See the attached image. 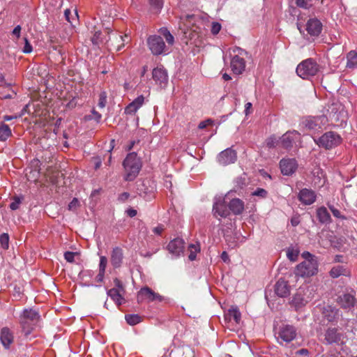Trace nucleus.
Segmentation results:
<instances>
[{
  "instance_id": "obj_1",
  "label": "nucleus",
  "mask_w": 357,
  "mask_h": 357,
  "mask_svg": "<svg viewBox=\"0 0 357 357\" xmlns=\"http://www.w3.org/2000/svg\"><path fill=\"white\" fill-rule=\"evenodd\" d=\"M160 36L153 35L147 38L148 47L153 55L158 56L169 52V46L174 43V38L169 31L165 28H160Z\"/></svg>"
},
{
  "instance_id": "obj_2",
  "label": "nucleus",
  "mask_w": 357,
  "mask_h": 357,
  "mask_svg": "<svg viewBox=\"0 0 357 357\" xmlns=\"http://www.w3.org/2000/svg\"><path fill=\"white\" fill-rule=\"evenodd\" d=\"M123 166L125 169V180L133 181L139 174L142 168V163L135 152L130 153L127 155L123 162Z\"/></svg>"
},
{
  "instance_id": "obj_3",
  "label": "nucleus",
  "mask_w": 357,
  "mask_h": 357,
  "mask_svg": "<svg viewBox=\"0 0 357 357\" xmlns=\"http://www.w3.org/2000/svg\"><path fill=\"white\" fill-rule=\"evenodd\" d=\"M40 319V316L36 310L31 308L23 310L20 316V324L26 336L31 333Z\"/></svg>"
},
{
  "instance_id": "obj_4",
  "label": "nucleus",
  "mask_w": 357,
  "mask_h": 357,
  "mask_svg": "<svg viewBox=\"0 0 357 357\" xmlns=\"http://www.w3.org/2000/svg\"><path fill=\"white\" fill-rule=\"evenodd\" d=\"M248 52L240 48L234 47L231 54L230 68L232 72L236 75H241L245 69V59Z\"/></svg>"
},
{
  "instance_id": "obj_5",
  "label": "nucleus",
  "mask_w": 357,
  "mask_h": 357,
  "mask_svg": "<svg viewBox=\"0 0 357 357\" xmlns=\"http://www.w3.org/2000/svg\"><path fill=\"white\" fill-rule=\"evenodd\" d=\"M319 71V64L312 58L301 62L296 68L297 75L303 79H309Z\"/></svg>"
},
{
  "instance_id": "obj_6",
  "label": "nucleus",
  "mask_w": 357,
  "mask_h": 357,
  "mask_svg": "<svg viewBox=\"0 0 357 357\" xmlns=\"http://www.w3.org/2000/svg\"><path fill=\"white\" fill-rule=\"evenodd\" d=\"M314 141L319 147L330 150L342 143V137L333 131H328L323 134L320 137L314 138Z\"/></svg>"
},
{
  "instance_id": "obj_7",
  "label": "nucleus",
  "mask_w": 357,
  "mask_h": 357,
  "mask_svg": "<svg viewBox=\"0 0 357 357\" xmlns=\"http://www.w3.org/2000/svg\"><path fill=\"white\" fill-rule=\"evenodd\" d=\"M318 262L317 259L304 260L296 266L295 274L301 277H310L317 274Z\"/></svg>"
},
{
  "instance_id": "obj_8",
  "label": "nucleus",
  "mask_w": 357,
  "mask_h": 357,
  "mask_svg": "<svg viewBox=\"0 0 357 357\" xmlns=\"http://www.w3.org/2000/svg\"><path fill=\"white\" fill-rule=\"evenodd\" d=\"M328 121L327 116L322 114L316 116H307L303 120L302 123L310 130L318 131L325 127Z\"/></svg>"
},
{
  "instance_id": "obj_9",
  "label": "nucleus",
  "mask_w": 357,
  "mask_h": 357,
  "mask_svg": "<svg viewBox=\"0 0 357 357\" xmlns=\"http://www.w3.org/2000/svg\"><path fill=\"white\" fill-rule=\"evenodd\" d=\"M296 336L297 329L293 325L282 324L280 326L278 332V340L280 344L283 342H291L296 339Z\"/></svg>"
},
{
  "instance_id": "obj_10",
  "label": "nucleus",
  "mask_w": 357,
  "mask_h": 357,
  "mask_svg": "<svg viewBox=\"0 0 357 357\" xmlns=\"http://www.w3.org/2000/svg\"><path fill=\"white\" fill-rule=\"evenodd\" d=\"M336 301L342 309L350 311L356 303V291L344 292L337 296Z\"/></svg>"
},
{
  "instance_id": "obj_11",
  "label": "nucleus",
  "mask_w": 357,
  "mask_h": 357,
  "mask_svg": "<svg viewBox=\"0 0 357 357\" xmlns=\"http://www.w3.org/2000/svg\"><path fill=\"white\" fill-rule=\"evenodd\" d=\"M163 300V296L158 293H155L148 287L142 288L137 293L138 303H142L144 301L153 302L155 301L162 302Z\"/></svg>"
},
{
  "instance_id": "obj_12",
  "label": "nucleus",
  "mask_w": 357,
  "mask_h": 357,
  "mask_svg": "<svg viewBox=\"0 0 357 357\" xmlns=\"http://www.w3.org/2000/svg\"><path fill=\"white\" fill-rule=\"evenodd\" d=\"M109 38L107 40V47L113 49L117 52L121 50L124 47L126 39L128 38V36L125 35L123 36L117 32H111L109 33Z\"/></svg>"
},
{
  "instance_id": "obj_13",
  "label": "nucleus",
  "mask_w": 357,
  "mask_h": 357,
  "mask_svg": "<svg viewBox=\"0 0 357 357\" xmlns=\"http://www.w3.org/2000/svg\"><path fill=\"white\" fill-rule=\"evenodd\" d=\"M213 213L215 217L220 216L221 218H227L230 215L228 205L224 198L219 197L215 198L213 205Z\"/></svg>"
},
{
  "instance_id": "obj_14",
  "label": "nucleus",
  "mask_w": 357,
  "mask_h": 357,
  "mask_svg": "<svg viewBox=\"0 0 357 357\" xmlns=\"http://www.w3.org/2000/svg\"><path fill=\"white\" fill-rule=\"evenodd\" d=\"M236 153L231 148L222 151L218 156V162L222 165H228L236 160Z\"/></svg>"
},
{
  "instance_id": "obj_15",
  "label": "nucleus",
  "mask_w": 357,
  "mask_h": 357,
  "mask_svg": "<svg viewBox=\"0 0 357 357\" xmlns=\"http://www.w3.org/2000/svg\"><path fill=\"white\" fill-rule=\"evenodd\" d=\"M308 303L307 298L305 296L304 290L299 288L296 293L293 296L290 305L295 310L298 311Z\"/></svg>"
},
{
  "instance_id": "obj_16",
  "label": "nucleus",
  "mask_w": 357,
  "mask_h": 357,
  "mask_svg": "<svg viewBox=\"0 0 357 357\" xmlns=\"http://www.w3.org/2000/svg\"><path fill=\"white\" fill-rule=\"evenodd\" d=\"M152 77L156 84L165 87L168 82V75L163 67H157L153 70Z\"/></svg>"
},
{
  "instance_id": "obj_17",
  "label": "nucleus",
  "mask_w": 357,
  "mask_h": 357,
  "mask_svg": "<svg viewBox=\"0 0 357 357\" xmlns=\"http://www.w3.org/2000/svg\"><path fill=\"white\" fill-rule=\"evenodd\" d=\"M305 30L311 36H318L322 31V23L316 17L310 18L305 25Z\"/></svg>"
},
{
  "instance_id": "obj_18",
  "label": "nucleus",
  "mask_w": 357,
  "mask_h": 357,
  "mask_svg": "<svg viewBox=\"0 0 357 357\" xmlns=\"http://www.w3.org/2000/svg\"><path fill=\"white\" fill-rule=\"evenodd\" d=\"M280 167L284 175L290 176L296 172L298 164L294 158L282 159L280 162Z\"/></svg>"
},
{
  "instance_id": "obj_19",
  "label": "nucleus",
  "mask_w": 357,
  "mask_h": 357,
  "mask_svg": "<svg viewBox=\"0 0 357 357\" xmlns=\"http://www.w3.org/2000/svg\"><path fill=\"white\" fill-rule=\"evenodd\" d=\"M13 332L8 327H3L0 331V342L5 349H9L14 342Z\"/></svg>"
},
{
  "instance_id": "obj_20",
  "label": "nucleus",
  "mask_w": 357,
  "mask_h": 357,
  "mask_svg": "<svg viewBox=\"0 0 357 357\" xmlns=\"http://www.w3.org/2000/svg\"><path fill=\"white\" fill-rule=\"evenodd\" d=\"M317 195L315 192L311 189L303 188L298 195V200L304 205H311L315 201Z\"/></svg>"
},
{
  "instance_id": "obj_21",
  "label": "nucleus",
  "mask_w": 357,
  "mask_h": 357,
  "mask_svg": "<svg viewBox=\"0 0 357 357\" xmlns=\"http://www.w3.org/2000/svg\"><path fill=\"white\" fill-rule=\"evenodd\" d=\"M123 261V251L120 247L113 248L111 252L110 261L114 268H119L121 266Z\"/></svg>"
},
{
  "instance_id": "obj_22",
  "label": "nucleus",
  "mask_w": 357,
  "mask_h": 357,
  "mask_svg": "<svg viewBox=\"0 0 357 357\" xmlns=\"http://www.w3.org/2000/svg\"><path fill=\"white\" fill-rule=\"evenodd\" d=\"M167 248L172 255L179 256L183 252L184 241L180 238H174L168 243Z\"/></svg>"
},
{
  "instance_id": "obj_23",
  "label": "nucleus",
  "mask_w": 357,
  "mask_h": 357,
  "mask_svg": "<svg viewBox=\"0 0 357 357\" xmlns=\"http://www.w3.org/2000/svg\"><path fill=\"white\" fill-rule=\"evenodd\" d=\"M322 317L328 322L337 320L339 316V310L331 305H326L322 308Z\"/></svg>"
},
{
  "instance_id": "obj_24",
  "label": "nucleus",
  "mask_w": 357,
  "mask_h": 357,
  "mask_svg": "<svg viewBox=\"0 0 357 357\" xmlns=\"http://www.w3.org/2000/svg\"><path fill=\"white\" fill-rule=\"evenodd\" d=\"M228 208L234 215H241L245 208L244 202L238 198L232 199L228 204Z\"/></svg>"
},
{
  "instance_id": "obj_25",
  "label": "nucleus",
  "mask_w": 357,
  "mask_h": 357,
  "mask_svg": "<svg viewBox=\"0 0 357 357\" xmlns=\"http://www.w3.org/2000/svg\"><path fill=\"white\" fill-rule=\"evenodd\" d=\"M275 292L281 298L288 296L290 294V287L288 282L284 280H279L275 285Z\"/></svg>"
},
{
  "instance_id": "obj_26",
  "label": "nucleus",
  "mask_w": 357,
  "mask_h": 357,
  "mask_svg": "<svg viewBox=\"0 0 357 357\" xmlns=\"http://www.w3.org/2000/svg\"><path fill=\"white\" fill-rule=\"evenodd\" d=\"M299 135L296 131L287 132L280 139L281 146L284 149L292 147L296 137Z\"/></svg>"
},
{
  "instance_id": "obj_27",
  "label": "nucleus",
  "mask_w": 357,
  "mask_h": 357,
  "mask_svg": "<svg viewBox=\"0 0 357 357\" xmlns=\"http://www.w3.org/2000/svg\"><path fill=\"white\" fill-rule=\"evenodd\" d=\"M341 339V335L337 333L336 328H328L325 333L324 340L326 344H332L338 342Z\"/></svg>"
},
{
  "instance_id": "obj_28",
  "label": "nucleus",
  "mask_w": 357,
  "mask_h": 357,
  "mask_svg": "<svg viewBox=\"0 0 357 357\" xmlns=\"http://www.w3.org/2000/svg\"><path fill=\"white\" fill-rule=\"evenodd\" d=\"M329 273L333 278H337L340 275L348 276L350 275L349 271L342 265L333 266Z\"/></svg>"
},
{
  "instance_id": "obj_29",
  "label": "nucleus",
  "mask_w": 357,
  "mask_h": 357,
  "mask_svg": "<svg viewBox=\"0 0 357 357\" xmlns=\"http://www.w3.org/2000/svg\"><path fill=\"white\" fill-rule=\"evenodd\" d=\"M225 318L229 321L234 320L236 324H239L241 314L236 306H231L225 314Z\"/></svg>"
},
{
  "instance_id": "obj_30",
  "label": "nucleus",
  "mask_w": 357,
  "mask_h": 357,
  "mask_svg": "<svg viewBox=\"0 0 357 357\" xmlns=\"http://www.w3.org/2000/svg\"><path fill=\"white\" fill-rule=\"evenodd\" d=\"M123 292L116 288H112L107 291V295L116 303L117 305H121L123 301Z\"/></svg>"
},
{
  "instance_id": "obj_31",
  "label": "nucleus",
  "mask_w": 357,
  "mask_h": 357,
  "mask_svg": "<svg viewBox=\"0 0 357 357\" xmlns=\"http://www.w3.org/2000/svg\"><path fill=\"white\" fill-rule=\"evenodd\" d=\"M317 216L319 221L323 224L328 223L331 222L330 213L324 206H321L317 208Z\"/></svg>"
},
{
  "instance_id": "obj_32",
  "label": "nucleus",
  "mask_w": 357,
  "mask_h": 357,
  "mask_svg": "<svg viewBox=\"0 0 357 357\" xmlns=\"http://www.w3.org/2000/svg\"><path fill=\"white\" fill-rule=\"evenodd\" d=\"M347 68H357V52L356 51H350L347 55Z\"/></svg>"
},
{
  "instance_id": "obj_33",
  "label": "nucleus",
  "mask_w": 357,
  "mask_h": 357,
  "mask_svg": "<svg viewBox=\"0 0 357 357\" xmlns=\"http://www.w3.org/2000/svg\"><path fill=\"white\" fill-rule=\"evenodd\" d=\"M9 126L3 123L0 125V141H6L11 135Z\"/></svg>"
},
{
  "instance_id": "obj_34",
  "label": "nucleus",
  "mask_w": 357,
  "mask_h": 357,
  "mask_svg": "<svg viewBox=\"0 0 357 357\" xmlns=\"http://www.w3.org/2000/svg\"><path fill=\"white\" fill-rule=\"evenodd\" d=\"M125 319L130 326H135L142 321V317L138 314H126Z\"/></svg>"
},
{
  "instance_id": "obj_35",
  "label": "nucleus",
  "mask_w": 357,
  "mask_h": 357,
  "mask_svg": "<svg viewBox=\"0 0 357 357\" xmlns=\"http://www.w3.org/2000/svg\"><path fill=\"white\" fill-rule=\"evenodd\" d=\"M64 15L66 20L71 24H73V21L75 20V17L78 18L77 10H74V15H73L70 9H66L64 11Z\"/></svg>"
},
{
  "instance_id": "obj_36",
  "label": "nucleus",
  "mask_w": 357,
  "mask_h": 357,
  "mask_svg": "<svg viewBox=\"0 0 357 357\" xmlns=\"http://www.w3.org/2000/svg\"><path fill=\"white\" fill-rule=\"evenodd\" d=\"M190 255L188 258L190 261H193L196 259L197 252L199 251V245L190 244L189 245Z\"/></svg>"
},
{
  "instance_id": "obj_37",
  "label": "nucleus",
  "mask_w": 357,
  "mask_h": 357,
  "mask_svg": "<svg viewBox=\"0 0 357 357\" xmlns=\"http://www.w3.org/2000/svg\"><path fill=\"white\" fill-rule=\"evenodd\" d=\"M296 4L298 7L304 9H309L312 7V0H296Z\"/></svg>"
},
{
  "instance_id": "obj_38",
  "label": "nucleus",
  "mask_w": 357,
  "mask_h": 357,
  "mask_svg": "<svg viewBox=\"0 0 357 357\" xmlns=\"http://www.w3.org/2000/svg\"><path fill=\"white\" fill-rule=\"evenodd\" d=\"M0 243L1 247L6 250L9 245V236L8 234L3 233L0 236Z\"/></svg>"
},
{
  "instance_id": "obj_39",
  "label": "nucleus",
  "mask_w": 357,
  "mask_h": 357,
  "mask_svg": "<svg viewBox=\"0 0 357 357\" xmlns=\"http://www.w3.org/2000/svg\"><path fill=\"white\" fill-rule=\"evenodd\" d=\"M98 105L100 108H104L107 103V93L105 91H102L99 94Z\"/></svg>"
},
{
  "instance_id": "obj_40",
  "label": "nucleus",
  "mask_w": 357,
  "mask_h": 357,
  "mask_svg": "<svg viewBox=\"0 0 357 357\" xmlns=\"http://www.w3.org/2000/svg\"><path fill=\"white\" fill-rule=\"evenodd\" d=\"M144 102V97L143 95H140L130 103L134 104V106L136 107L139 109L143 105Z\"/></svg>"
},
{
  "instance_id": "obj_41",
  "label": "nucleus",
  "mask_w": 357,
  "mask_h": 357,
  "mask_svg": "<svg viewBox=\"0 0 357 357\" xmlns=\"http://www.w3.org/2000/svg\"><path fill=\"white\" fill-rule=\"evenodd\" d=\"M151 6L156 9L157 10H160L163 6V0H149Z\"/></svg>"
},
{
  "instance_id": "obj_42",
  "label": "nucleus",
  "mask_w": 357,
  "mask_h": 357,
  "mask_svg": "<svg viewBox=\"0 0 357 357\" xmlns=\"http://www.w3.org/2000/svg\"><path fill=\"white\" fill-rule=\"evenodd\" d=\"M107 265V259L105 256H100L99 263V271L105 272Z\"/></svg>"
},
{
  "instance_id": "obj_43",
  "label": "nucleus",
  "mask_w": 357,
  "mask_h": 357,
  "mask_svg": "<svg viewBox=\"0 0 357 357\" xmlns=\"http://www.w3.org/2000/svg\"><path fill=\"white\" fill-rule=\"evenodd\" d=\"M268 195V192L264 188H257L256 190H255L252 193V196H257L260 197L261 198H265Z\"/></svg>"
},
{
  "instance_id": "obj_44",
  "label": "nucleus",
  "mask_w": 357,
  "mask_h": 357,
  "mask_svg": "<svg viewBox=\"0 0 357 357\" xmlns=\"http://www.w3.org/2000/svg\"><path fill=\"white\" fill-rule=\"evenodd\" d=\"M21 202H22L20 197H15L13 201L10 204V208L13 211L17 210L19 208Z\"/></svg>"
},
{
  "instance_id": "obj_45",
  "label": "nucleus",
  "mask_w": 357,
  "mask_h": 357,
  "mask_svg": "<svg viewBox=\"0 0 357 357\" xmlns=\"http://www.w3.org/2000/svg\"><path fill=\"white\" fill-rule=\"evenodd\" d=\"M138 110V109L134 106V104L130 103L124 110L125 114H135L136 112Z\"/></svg>"
},
{
  "instance_id": "obj_46",
  "label": "nucleus",
  "mask_w": 357,
  "mask_h": 357,
  "mask_svg": "<svg viewBox=\"0 0 357 357\" xmlns=\"http://www.w3.org/2000/svg\"><path fill=\"white\" fill-rule=\"evenodd\" d=\"M24 45L22 48V52L25 54L31 53L33 50L31 45L29 43L28 39L26 38H24Z\"/></svg>"
},
{
  "instance_id": "obj_47",
  "label": "nucleus",
  "mask_w": 357,
  "mask_h": 357,
  "mask_svg": "<svg viewBox=\"0 0 357 357\" xmlns=\"http://www.w3.org/2000/svg\"><path fill=\"white\" fill-rule=\"evenodd\" d=\"M79 206V202L77 198H73L68 204V210L75 211Z\"/></svg>"
},
{
  "instance_id": "obj_48",
  "label": "nucleus",
  "mask_w": 357,
  "mask_h": 357,
  "mask_svg": "<svg viewBox=\"0 0 357 357\" xmlns=\"http://www.w3.org/2000/svg\"><path fill=\"white\" fill-rule=\"evenodd\" d=\"M114 288L117 289L118 290H119L120 291H121L123 293L125 292L124 286H123L122 282L119 279L114 278Z\"/></svg>"
},
{
  "instance_id": "obj_49",
  "label": "nucleus",
  "mask_w": 357,
  "mask_h": 357,
  "mask_svg": "<svg viewBox=\"0 0 357 357\" xmlns=\"http://www.w3.org/2000/svg\"><path fill=\"white\" fill-rule=\"evenodd\" d=\"M100 31H96L93 36L91 38V42L93 45H98L100 43L102 42V40L100 39Z\"/></svg>"
},
{
  "instance_id": "obj_50",
  "label": "nucleus",
  "mask_w": 357,
  "mask_h": 357,
  "mask_svg": "<svg viewBox=\"0 0 357 357\" xmlns=\"http://www.w3.org/2000/svg\"><path fill=\"white\" fill-rule=\"evenodd\" d=\"M75 252L67 251L64 253L65 259L70 263H73L75 260Z\"/></svg>"
},
{
  "instance_id": "obj_51",
  "label": "nucleus",
  "mask_w": 357,
  "mask_h": 357,
  "mask_svg": "<svg viewBox=\"0 0 357 357\" xmlns=\"http://www.w3.org/2000/svg\"><path fill=\"white\" fill-rule=\"evenodd\" d=\"M221 29V24L218 22H213L211 31L213 35L218 34Z\"/></svg>"
},
{
  "instance_id": "obj_52",
  "label": "nucleus",
  "mask_w": 357,
  "mask_h": 357,
  "mask_svg": "<svg viewBox=\"0 0 357 357\" xmlns=\"http://www.w3.org/2000/svg\"><path fill=\"white\" fill-rule=\"evenodd\" d=\"M102 118V115L96 111L94 109L91 111V116L89 117V119H94L96 122H100Z\"/></svg>"
},
{
  "instance_id": "obj_53",
  "label": "nucleus",
  "mask_w": 357,
  "mask_h": 357,
  "mask_svg": "<svg viewBox=\"0 0 357 357\" xmlns=\"http://www.w3.org/2000/svg\"><path fill=\"white\" fill-rule=\"evenodd\" d=\"M39 174V170H31L29 172V174H28V173H26V176H27V178L28 180H31V178H33V181H36L37 180V177Z\"/></svg>"
},
{
  "instance_id": "obj_54",
  "label": "nucleus",
  "mask_w": 357,
  "mask_h": 357,
  "mask_svg": "<svg viewBox=\"0 0 357 357\" xmlns=\"http://www.w3.org/2000/svg\"><path fill=\"white\" fill-rule=\"evenodd\" d=\"M288 259L291 261H295L298 257V253L294 250H288L287 253Z\"/></svg>"
},
{
  "instance_id": "obj_55",
  "label": "nucleus",
  "mask_w": 357,
  "mask_h": 357,
  "mask_svg": "<svg viewBox=\"0 0 357 357\" xmlns=\"http://www.w3.org/2000/svg\"><path fill=\"white\" fill-rule=\"evenodd\" d=\"M212 124H213V121L211 119H207L206 121H201L198 125V128L199 129H204V128H206L208 126L212 125Z\"/></svg>"
},
{
  "instance_id": "obj_56",
  "label": "nucleus",
  "mask_w": 357,
  "mask_h": 357,
  "mask_svg": "<svg viewBox=\"0 0 357 357\" xmlns=\"http://www.w3.org/2000/svg\"><path fill=\"white\" fill-rule=\"evenodd\" d=\"M329 208L335 217L344 219L338 209L335 208L333 206H329Z\"/></svg>"
},
{
  "instance_id": "obj_57",
  "label": "nucleus",
  "mask_w": 357,
  "mask_h": 357,
  "mask_svg": "<svg viewBox=\"0 0 357 357\" xmlns=\"http://www.w3.org/2000/svg\"><path fill=\"white\" fill-rule=\"evenodd\" d=\"M252 105L251 102H247L245 105L244 113H245V116H248L252 112Z\"/></svg>"
},
{
  "instance_id": "obj_58",
  "label": "nucleus",
  "mask_w": 357,
  "mask_h": 357,
  "mask_svg": "<svg viewBox=\"0 0 357 357\" xmlns=\"http://www.w3.org/2000/svg\"><path fill=\"white\" fill-rule=\"evenodd\" d=\"M163 231L164 226L162 225H159L153 229V233L157 235H161Z\"/></svg>"
},
{
  "instance_id": "obj_59",
  "label": "nucleus",
  "mask_w": 357,
  "mask_h": 357,
  "mask_svg": "<svg viewBox=\"0 0 357 357\" xmlns=\"http://www.w3.org/2000/svg\"><path fill=\"white\" fill-rule=\"evenodd\" d=\"M130 197V194L128 192H123L119 196V200L121 202H126Z\"/></svg>"
},
{
  "instance_id": "obj_60",
  "label": "nucleus",
  "mask_w": 357,
  "mask_h": 357,
  "mask_svg": "<svg viewBox=\"0 0 357 357\" xmlns=\"http://www.w3.org/2000/svg\"><path fill=\"white\" fill-rule=\"evenodd\" d=\"M303 257L305 259V260H312V259H317L316 257L310 254L309 252H304L302 254Z\"/></svg>"
},
{
  "instance_id": "obj_61",
  "label": "nucleus",
  "mask_w": 357,
  "mask_h": 357,
  "mask_svg": "<svg viewBox=\"0 0 357 357\" xmlns=\"http://www.w3.org/2000/svg\"><path fill=\"white\" fill-rule=\"evenodd\" d=\"M93 160H94L95 169H99L102 164L101 159L99 157H96V158H93Z\"/></svg>"
},
{
  "instance_id": "obj_62",
  "label": "nucleus",
  "mask_w": 357,
  "mask_h": 357,
  "mask_svg": "<svg viewBox=\"0 0 357 357\" xmlns=\"http://www.w3.org/2000/svg\"><path fill=\"white\" fill-rule=\"evenodd\" d=\"M126 213L127 215L130 217V218H133L135 217L137 212L135 209L134 208H128L127 211H126Z\"/></svg>"
},
{
  "instance_id": "obj_63",
  "label": "nucleus",
  "mask_w": 357,
  "mask_h": 357,
  "mask_svg": "<svg viewBox=\"0 0 357 357\" xmlns=\"http://www.w3.org/2000/svg\"><path fill=\"white\" fill-rule=\"evenodd\" d=\"M105 272L103 271H99L98 274L97 275L96 280L98 282H102L104 279Z\"/></svg>"
},
{
  "instance_id": "obj_64",
  "label": "nucleus",
  "mask_w": 357,
  "mask_h": 357,
  "mask_svg": "<svg viewBox=\"0 0 357 357\" xmlns=\"http://www.w3.org/2000/svg\"><path fill=\"white\" fill-rule=\"evenodd\" d=\"M20 31H21V26L20 25H17L15 26L13 31V34L16 36L17 38H19L20 36Z\"/></svg>"
}]
</instances>
